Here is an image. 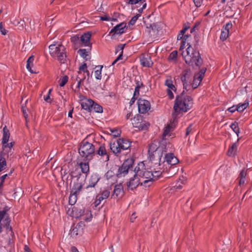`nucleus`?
Instances as JSON below:
<instances>
[{"label": "nucleus", "mask_w": 252, "mask_h": 252, "mask_svg": "<svg viewBox=\"0 0 252 252\" xmlns=\"http://www.w3.org/2000/svg\"><path fill=\"white\" fill-rule=\"evenodd\" d=\"M94 101L91 99H86L81 103V107L82 109L86 110H88L90 112L92 111V104H93Z\"/></svg>", "instance_id": "nucleus-20"}, {"label": "nucleus", "mask_w": 252, "mask_h": 252, "mask_svg": "<svg viewBox=\"0 0 252 252\" xmlns=\"http://www.w3.org/2000/svg\"><path fill=\"white\" fill-rule=\"evenodd\" d=\"M137 103L138 111L141 114L146 113L150 109V103L147 100L139 99Z\"/></svg>", "instance_id": "nucleus-14"}, {"label": "nucleus", "mask_w": 252, "mask_h": 252, "mask_svg": "<svg viewBox=\"0 0 252 252\" xmlns=\"http://www.w3.org/2000/svg\"><path fill=\"white\" fill-rule=\"evenodd\" d=\"M232 27V24L231 22H229L223 26L222 30L229 32V29H231Z\"/></svg>", "instance_id": "nucleus-56"}, {"label": "nucleus", "mask_w": 252, "mask_h": 252, "mask_svg": "<svg viewBox=\"0 0 252 252\" xmlns=\"http://www.w3.org/2000/svg\"><path fill=\"white\" fill-rule=\"evenodd\" d=\"M99 180L98 176L94 174L91 176L90 179L89 181V188L94 187L97 185V184Z\"/></svg>", "instance_id": "nucleus-22"}, {"label": "nucleus", "mask_w": 252, "mask_h": 252, "mask_svg": "<svg viewBox=\"0 0 252 252\" xmlns=\"http://www.w3.org/2000/svg\"><path fill=\"white\" fill-rule=\"evenodd\" d=\"M94 110L96 113H102L103 111V108L100 105L94 102L92 104V111Z\"/></svg>", "instance_id": "nucleus-36"}, {"label": "nucleus", "mask_w": 252, "mask_h": 252, "mask_svg": "<svg viewBox=\"0 0 252 252\" xmlns=\"http://www.w3.org/2000/svg\"><path fill=\"white\" fill-rule=\"evenodd\" d=\"M127 29L126 23L122 22L115 26L110 32L109 35H111V38L115 39L118 36L124 33Z\"/></svg>", "instance_id": "nucleus-8"}, {"label": "nucleus", "mask_w": 252, "mask_h": 252, "mask_svg": "<svg viewBox=\"0 0 252 252\" xmlns=\"http://www.w3.org/2000/svg\"><path fill=\"white\" fill-rule=\"evenodd\" d=\"M109 130H110V132L113 134V136L114 137H118L121 134V130H119L117 129H112L111 128H110Z\"/></svg>", "instance_id": "nucleus-51"}, {"label": "nucleus", "mask_w": 252, "mask_h": 252, "mask_svg": "<svg viewBox=\"0 0 252 252\" xmlns=\"http://www.w3.org/2000/svg\"><path fill=\"white\" fill-rule=\"evenodd\" d=\"M167 95H168L169 98L170 99H172L174 98V94H173V93L172 92L171 89H168L167 90Z\"/></svg>", "instance_id": "nucleus-62"}, {"label": "nucleus", "mask_w": 252, "mask_h": 252, "mask_svg": "<svg viewBox=\"0 0 252 252\" xmlns=\"http://www.w3.org/2000/svg\"><path fill=\"white\" fill-rule=\"evenodd\" d=\"M90 161V160L83 161L84 162H81L79 164L82 173L87 174L89 172L90 168L89 162Z\"/></svg>", "instance_id": "nucleus-24"}, {"label": "nucleus", "mask_w": 252, "mask_h": 252, "mask_svg": "<svg viewBox=\"0 0 252 252\" xmlns=\"http://www.w3.org/2000/svg\"><path fill=\"white\" fill-rule=\"evenodd\" d=\"M71 42L74 44V48L75 49H77L81 46V40L78 35H75L72 36L70 39Z\"/></svg>", "instance_id": "nucleus-26"}, {"label": "nucleus", "mask_w": 252, "mask_h": 252, "mask_svg": "<svg viewBox=\"0 0 252 252\" xmlns=\"http://www.w3.org/2000/svg\"><path fill=\"white\" fill-rule=\"evenodd\" d=\"M69 175H70L71 178H76V180L75 181H74L73 183V186L71 189V192H74V193H79V192L83 189V182L84 181L80 179V177L82 176L81 173H79L78 174H76L75 171H71Z\"/></svg>", "instance_id": "nucleus-7"}, {"label": "nucleus", "mask_w": 252, "mask_h": 252, "mask_svg": "<svg viewBox=\"0 0 252 252\" xmlns=\"http://www.w3.org/2000/svg\"><path fill=\"white\" fill-rule=\"evenodd\" d=\"M177 54L178 52L177 51H174L172 52H171L168 57L169 60H174L176 59L177 57Z\"/></svg>", "instance_id": "nucleus-53"}, {"label": "nucleus", "mask_w": 252, "mask_h": 252, "mask_svg": "<svg viewBox=\"0 0 252 252\" xmlns=\"http://www.w3.org/2000/svg\"><path fill=\"white\" fill-rule=\"evenodd\" d=\"M206 70L207 69L206 67H203L200 69L199 73L197 74V75L196 76V78L197 80L199 81V82H200L202 81L203 77V75L205 73Z\"/></svg>", "instance_id": "nucleus-37"}, {"label": "nucleus", "mask_w": 252, "mask_h": 252, "mask_svg": "<svg viewBox=\"0 0 252 252\" xmlns=\"http://www.w3.org/2000/svg\"><path fill=\"white\" fill-rule=\"evenodd\" d=\"M13 197L15 199H18L22 195L23 191L20 188L18 189V190H16V189H14Z\"/></svg>", "instance_id": "nucleus-45"}, {"label": "nucleus", "mask_w": 252, "mask_h": 252, "mask_svg": "<svg viewBox=\"0 0 252 252\" xmlns=\"http://www.w3.org/2000/svg\"><path fill=\"white\" fill-rule=\"evenodd\" d=\"M28 101V99H26V101H25V106H24L23 105L22 106V112H23V115H24V117L25 119V120H26V123H28V115L27 113V112H26V103Z\"/></svg>", "instance_id": "nucleus-43"}, {"label": "nucleus", "mask_w": 252, "mask_h": 252, "mask_svg": "<svg viewBox=\"0 0 252 252\" xmlns=\"http://www.w3.org/2000/svg\"><path fill=\"white\" fill-rule=\"evenodd\" d=\"M87 65L86 63H84L81 66L79 67V71H81V70H82L84 71V72L87 73V75L89 76V72L87 69Z\"/></svg>", "instance_id": "nucleus-54"}, {"label": "nucleus", "mask_w": 252, "mask_h": 252, "mask_svg": "<svg viewBox=\"0 0 252 252\" xmlns=\"http://www.w3.org/2000/svg\"><path fill=\"white\" fill-rule=\"evenodd\" d=\"M203 0H193V2L196 7L201 6V3Z\"/></svg>", "instance_id": "nucleus-64"}, {"label": "nucleus", "mask_w": 252, "mask_h": 252, "mask_svg": "<svg viewBox=\"0 0 252 252\" xmlns=\"http://www.w3.org/2000/svg\"><path fill=\"white\" fill-rule=\"evenodd\" d=\"M178 171V168H177L176 166H173V165H170L169 167L168 170L166 169L165 172H167L169 174V175L170 176H173L175 175Z\"/></svg>", "instance_id": "nucleus-33"}, {"label": "nucleus", "mask_w": 252, "mask_h": 252, "mask_svg": "<svg viewBox=\"0 0 252 252\" xmlns=\"http://www.w3.org/2000/svg\"><path fill=\"white\" fill-rule=\"evenodd\" d=\"M6 153L1 152L0 153V156L1 157L0 158V172L2 171L4 169V167L6 165V161L5 158L2 157L5 155Z\"/></svg>", "instance_id": "nucleus-32"}, {"label": "nucleus", "mask_w": 252, "mask_h": 252, "mask_svg": "<svg viewBox=\"0 0 252 252\" xmlns=\"http://www.w3.org/2000/svg\"><path fill=\"white\" fill-rule=\"evenodd\" d=\"M200 24V22H197L195 24L194 26L191 29L190 32L191 33L193 32L196 30V29L197 28V27H198Z\"/></svg>", "instance_id": "nucleus-63"}, {"label": "nucleus", "mask_w": 252, "mask_h": 252, "mask_svg": "<svg viewBox=\"0 0 252 252\" xmlns=\"http://www.w3.org/2000/svg\"><path fill=\"white\" fill-rule=\"evenodd\" d=\"M140 16V14H137L136 15H135L134 16H133L131 19L130 20V21L129 22L128 25V26H130V25H134V24L135 23L136 20L138 19V18H139V17Z\"/></svg>", "instance_id": "nucleus-49"}, {"label": "nucleus", "mask_w": 252, "mask_h": 252, "mask_svg": "<svg viewBox=\"0 0 252 252\" xmlns=\"http://www.w3.org/2000/svg\"><path fill=\"white\" fill-rule=\"evenodd\" d=\"M78 194V193H74V192H71V191H70V195L69 197L68 202L71 206L74 205L76 202Z\"/></svg>", "instance_id": "nucleus-28"}, {"label": "nucleus", "mask_w": 252, "mask_h": 252, "mask_svg": "<svg viewBox=\"0 0 252 252\" xmlns=\"http://www.w3.org/2000/svg\"><path fill=\"white\" fill-rule=\"evenodd\" d=\"M237 150V144L236 142L232 144L231 147H230L227 151V155L229 157L234 156L235 155V152Z\"/></svg>", "instance_id": "nucleus-29"}, {"label": "nucleus", "mask_w": 252, "mask_h": 252, "mask_svg": "<svg viewBox=\"0 0 252 252\" xmlns=\"http://www.w3.org/2000/svg\"><path fill=\"white\" fill-rule=\"evenodd\" d=\"M165 85L168 87V89L172 90L173 91H176V88L173 84V82L171 79H167L165 82Z\"/></svg>", "instance_id": "nucleus-38"}, {"label": "nucleus", "mask_w": 252, "mask_h": 252, "mask_svg": "<svg viewBox=\"0 0 252 252\" xmlns=\"http://www.w3.org/2000/svg\"><path fill=\"white\" fill-rule=\"evenodd\" d=\"M191 73L190 69H186L182 72L181 80L183 84L184 89L188 91L190 89L189 83L191 82Z\"/></svg>", "instance_id": "nucleus-11"}, {"label": "nucleus", "mask_w": 252, "mask_h": 252, "mask_svg": "<svg viewBox=\"0 0 252 252\" xmlns=\"http://www.w3.org/2000/svg\"><path fill=\"white\" fill-rule=\"evenodd\" d=\"M165 172V169H164L162 171L160 170L155 171L154 172L155 175L154 174V177H159L162 174V172Z\"/></svg>", "instance_id": "nucleus-61"}, {"label": "nucleus", "mask_w": 252, "mask_h": 252, "mask_svg": "<svg viewBox=\"0 0 252 252\" xmlns=\"http://www.w3.org/2000/svg\"><path fill=\"white\" fill-rule=\"evenodd\" d=\"M95 147L92 144L85 140L80 143L78 153L83 158V161L91 160L95 154Z\"/></svg>", "instance_id": "nucleus-5"}, {"label": "nucleus", "mask_w": 252, "mask_h": 252, "mask_svg": "<svg viewBox=\"0 0 252 252\" xmlns=\"http://www.w3.org/2000/svg\"><path fill=\"white\" fill-rule=\"evenodd\" d=\"M91 37V33L89 32L84 33L80 37V40L82 43L86 44L90 41Z\"/></svg>", "instance_id": "nucleus-27"}, {"label": "nucleus", "mask_w": 252, "mask_h": 252, "mask_svg": "<svg viewBox=\"0 0 252 252\" xmlns=\"http://www.w3.org/2000/svg\"><path fill=\"white\" fill-rule=\"evenodd\" d=\"M249 105V102L245 103L240 102L237 105L236 109L238 112H242L246 109Z\"/></svg>", "instance_id": "nucleus-30"}, {"label": "nucleus", "mask_w": 252, "mask_h": 252, "mask_svg": "<svg viewBox=\"0 0 252 252\" xmlns=\"http://www.w3.org/2000/svg\"><path fill=\"white\" fill-rule=\"evenodd\" d=\"M144 23L147 29L151 28L153 30L156 28V25L155 24H154L153 25H152L151 24H146L145 21H144Z\"/></svg>", "instance_id": "nucleus-60"}, {"label": "nucleus", "mask_w": 252, "mask_h": 252, "mask_svg": "<svg viewBox=\"0 0 252 252\" xmlns=\"http://www.w3.org/2000/svg\"><path fill=\"white\" fill-rule=\"evenodd\" d=\"M133 164L134 159L133 158H128L125 160L122 166L118 169L117 177H120V175L122 174L124 175L126 174L129 169L132 170Z\"/></svg>", "instance_id": "nucleus-9"}, {"label": "nucleus", "mask_w": 252, "mask_h": 252, "mask_svg": "<svg viewBox=\"0 0 252 252\" xmlns=\"http://www.w3.org/2000/svg\"><path fill=\"white\" fill-rule=\"evenodd\" d=\"M144 166V163L140 162L135 167L134 171L136 175L140 178L141 186L150 187L153 181L154 174L152 171H147Z\"/></svg>", "instance_id": "nucleus-4"}, {"label": "nucleus", "mask_w": 252, "mask_h": 252, "mask_svg": "<svg viewBox=\"0 0 252 252\" xmlns=\"http://www.w3.org/2000/svg\"><path fill=\"white\" fill-rule=\"evenodd\" d=\"M142 86H144L143 84L142 83H141L140 84L139 83V82L137 83V85L136 87H135L133 95L136 96L137 95H139L140 88Z\"/></svg>", "instance_id": "nucleus-47"}, {"label": "nucleus", "mask_w": 252, "mask_h": 252, "mask_svg": "<svg viewBox=\"0 0 252 252\" xmlns=\"http://www.w3.org/2000/svg\"><path fill=\"white\" fill-rule=\"evenodd\" d=\"M10 137V132L6 126H5L3 128V137L2 139V144H6Z\"/></svg>", "instance_id": "nucleus-23"}, {"label": "nucleus", "mask_w": 252, "mask_h": 252, "mask_svg": "<svg viewBox=\"0 0 252 252\" xmlns=\"http://www.w3.org/2000/svg\"><path fill=\"white\" fill-rule=\"evenodd\" d=\"M96 154L101 156H106V161L109 159V156L107 154V152L104 146H100L98 150L96 151Z\"/></svg>", "instance_id": "nucleus-25"}, {"label": "nucleus", "mask_w": 252, "mask_h": 252, "mask_svg": "<svg viewBox=\"0 0 252 252\" xmlns=\"http://www.w3.org/2000/svg\"><path fill=\"white\" fill-rule=\"evenodd\" d=\"M110 148L112 152L117 156H119L121 153V148L119 142V139L117 140L116 142L110 143Z\"/></svg>", "instance_id": "nucleus-18"}, {"label": "nucleus", "mask_w": 252, "mask_h": 252, "mask_svg": "<svg viewBox=\"0 0 252 252\" xmlns=\"http://www.w3.org/2000/svg\"><path fill=\"white\" fill-rule=\"evenodd\" d=\"M50 55L54 57H57L58 60L62 63H64L66 55L65 52V48L62 44L56 46L55 44L50 45L49 47Z\"/></svg>", "instance_id": "nucleus-6"}, {"label": "nucleus", "mask_w": 252, "mask_h": 252, "mask_svg": "<svg viewBox=\"0 0 252 252\" xmlns=\"http://www.w3.org/2000/svg\"><path fill=\"white\" fill-rule=\"evenodd\" d=\"M184 26L185 27L180 31V33L177 36V40H181L185 32L189 28V26H186L185 24H184Z\"/></svg>", "instance_id": "nucleus-40"}, {"label": "nucleus", "mask_w": 252, "mask_h": 252, "mask_svg": "<svg viewBox=\"0 0 252 252\" xmlns=\"http://www.w3.org/2000/svg\"><path fill=\"white\" fill-rule=\"evenodd\" d=\"M124 194L123 187L121 185H117L115 186V189L112 197L116 198H120L122 197Z\"/></svg>", "instance_id": "nucleus-17"}, {"label": "nucleus", "mask_w": 252, "mask_h": 252, "mask_svg": "<svg viewBox=\"0 0 252 252\" xmlns=\"http://www.w3.org/2000/svg\"><path fill=\"white\" fill-rule=\"evenodd\" d=\"M78 53H79L81 57H82L85 61L88 60L87 57L89 55L88 52H87L85 49H80L78 50Z\"/></svg>", "instance_id": "nucleus-39"}, {"label": "nucleus", "mask_w": 252, "mask_h": 252, "mask_svg": "<svg viewBox=\"0 0 252 252\" xmlns=\"http://www.w3.org/2000/svg\"><path fill=\"white\" fill-rule=\"evenodd\" d=\"M141 64L143 66L150 67L153 64V62L151 60L150 57L148 55H142V57L140 59Z\"/></svg>", "instance_id": "nucleus-19"}, {"label": "nucleus", "mask_w": 252, "mask_h": 252, "mask_svg": "<svg viewBox=\"0 0 252 252\" xmlns=\"http://www.w3.org/2000/svg\"><path fill=\"white\" fill-rule=\"evenodd\" d=\"M102 67V65H98L95 67L97 69L94 71V74L96 79L100 80L101 79V69Z\"/></svg>", "instance_id": "nucleus-34"}, {"label": "nucleus", "mask_w": 252, "mask_h": 252, "mask_svg": "<svg viewBox=\"0 0 252 252\" xmlns=\"http://www.w3.org/2000/svg\"><path fill=\"white\" fill-rule=\"evenodd\" d=\"M146 0H129L128 1V4H134L137 3L139 1H143L142 2H145Z\"/></svg>", "instance_id": "nucleus-59"}, {"label": "nucleus", "mask_w": 252, "mask_h": 252, "mask_svg": "<svg viewBox=\"0 0 252 252\" xmlns=\"http://www.w3.org/2000/svg\"><path fill=\"white\" fill-rule=\"evenodd\" d=\"M197 75V74H195L194 75V79H193V80L192 81V83L190 82V83H189V85H190V86L191 85V87L193 89H196L198 87V86L199 85V84L200 83V82H199L198 83V84H197V83L195 84V82L196 81V79H197L196 78Z\"/></svg>", "instance_id": "nucleus-55"}, {"label": "nucleus", "mask_w": 252, "mask_h": 252, "mask_svg": "<svg viewBox=\"0 0 252 252\" xmlns=\"http://www.w3.org/2000/svg\"><path fill=\"white\" fill-rule=\"evenodd\" d=\"M132 125L134 127L138 128L139 130L147 129L149 124L143 120V116L137 114L132 120Z\"/></svg>", "instance_id": "nucleus-10"}, {"label": "nucleus", "mask_w": 252, "mask_h": 252, "mask_svg": "<svg viewBox=\"0 0 252 252\" xmlns=\"http://www.w3.org/2000/svg\"><path fill=\"white\" fill-rule=\"evenodd\" d=\"M85 224L84 221H81L76 225L77 228L80 229V233H82L83 232V228L85 227Z\"/></svg>", "instance_id": "nucleus-52"}, {"label": "nucleus", "mask_w": 252, "mask_h": 252, "mask_svg": "<svg viewBox=\"0 0 252 252\" xmlns=\"http://www.w3.org/2000/svg\"><path fill=\"white\" fill-rule=\"evenodd\" d=\"M4 221L6 222L5 224L4 225V227H5L6 229L9 230L11 231V233H13L12 231V227L11 226H10V220L8 217H7Z\"/></svg>", "instance_id": "nucleus-46"}, {"label": "nucleus", "mask_w": 252, "mask_h": 252, "mask_svg": "<svg viewBox=\"0 0 252 252\" xmlns=\"http://www.w3.org/2000/svg\"><path fill=\"white\" fill-rule=\"evenodd\" d=\"M167 152L166 143H160L158 147L156 144L152 143L149 146L148 154L150 160L155 165L161 166L163 163V154Z\"/></svg>", "instance_id": "nucleus-3"}, {"label": "nucleus", "mask_w": 252, "mask_h": 252, "mask_svg": "<svg viewBox=\"0 0 252 252\" xmlns=\"http://www.w3.org/2000/svg\"><path fill=\"white\" fill-rule=\"evenodd\" d=\"M14 142H10L9 143H7L6 144H2V148H3V151L5 150V148H6L7 147H8L10 150L11 148L14 145Z\"/></svg>", "instance_id": "nucleus-57"}, {"label": "nucleus", "mask_w": 252, "mask_h": 252, "mask_svg": "<svg viewBox=\"0 0 252 252\" xmlns=\"http://www.w3.org/2000/svg\"><path fill=\"white\" fill-rule=\"evenodd\" d=\"M184 91L179 95H177L176 97L174 106V112L172 113V119L170 121V123L167 125L166 126L164 129V132L162 134L163 139L169 133L171 130H172L177 123V117L181 111L184 112H187L188 110L191 109L193 107V99L190 96H187L186 97H183Z\"/></svg>", "instance_id": "nucleus-1"}, {"label": "nucleus", "mask_w": 252, "mask_h": 252, "mask_svg": "<svg viewBox=\"0 0 252 252\" xmlns=\"http://www.w3.org/2000/svg\"><path fill=\"white\" fill-rule=\"evenodd\" d=\"M84 209H80L79 211H78V209L74 207L71 209V212L70 213H69V210L67 211V214L72 218H79L82 217V220H84L85 221L90 220L91 218L84 216Z\"/></svg>", "instance_id": "nucleus-13"}, {"label": "nucleus", "mask_w": 252, "mask_h": 252, "mask_svg": "<svg viewBox=\"0 0 252 252\" xmlns=\"http://www.w3.org/2000/svg\"><path fill=\"white\" fill-rule=\"evenodd\" d=\"M186 51L182 52V55L186 63L189 65L193 66L194 64L200 68L203 64V60L201 57L199 51L198 50V40L196 41L194 47H192L189 43Z\"/></svg>", "instance_id": "nucleus-2"}, {"label": "nucleus", "mask_w": 252, "mask_h": 252, "mask_svg": "<svg viewBox=\"0 0 252 252\" xmlns=\"http://www.w3.org/2000/svg\"><path fill=\"white\" fill-rule=\"evenodd\" d=\"M109 194L110 192L109 191L104 190L102 192L100 195H101V196H102L104 199H106L109 197Z\"/></svg>", "instance_id": "nucleus-58"}, {"label": "nucleus", "mask_w": 252, "mask_h": 252, "mask_svg": "<svg viewBox=\"0 0 252 252\" xmlns=\"http://www.w3.org/2000/svg\"><path fill=\"white\" fill-rule=\"evenodd\" d=\"M68 77L67 76H64L62 78H61L60 80V86L61 87L64 86L68 81Z\"/></svg>", "instance_id": "nucleus-48"}, {"label": "nucleus", "mask_w": 252, "mask_h": 252, "mask_svg": "<svg viewBox=\"0 0 252 252\" xmlns=\"http://www.w3.org/2000/svg\"><path fill=\"white\" fill-rule=\"evenodd\" d=\"M125 46V44H120L118 45V48H120V50H122V52H121V54L119 55V56L113 62V63H112V65H114L119 60L122 59V57L123 56V50Z\"/></svg>", "instance_id": "nucleus-35"}, {"label": "nucleus", "mask_w": 252, "mask_h": 252, "mask_svg": "<svg viewBox=\"0 0 252 252\" xmlns=\"http://www.w3.org/2000/svg\"><path fill=\"white\" fill-rule=\"evenodd\" d=\"M119 142L121 150H127L131 146V142L127 139L119 138Z\"/></svg>", "instance_id": "nucleus-21"}, {"label": "nucleus", "mask_w": 252, "mask_h": 252, "mask_svg": "<svg viewBox=\"0 0 252 252\" xmlns=\"http://www.w3.org/2000/svg\"><path fill=\"white\" fill-rule=\"evenodd\" d=\"M140 179V178L137 176L136 173H135L134 177L130 178L129 181L127 183V188L133 190L136 189L139 185L141 186L142 181Z\"/></svg>", "instance_id": "nucleus-16"}, {"label": "nucleus", "mask_w": 252, "mask_h": 252, "mask_svg": "<svg viewBox=\"0 0 252 252\" xmlns=\"http://www.w3.org/2000/svg\"><path fill=\"white\" fill-rule=\"evenodd\" d=\"M230 127L233 129V130L236 133L237 136H238L240 131L238 123L236 122H234V123L231 124Z\"/></svg>", "instance_id": "nucleus-42"}, {"label": "nucleus", "mask_w": 252, "mask_h": 252, "mask_svg": "<svg viewBox=\"0 0 252 252\" xmlns=\"http://www.w3.org/2000/svg\"><path fill=\"white\" fill-rule=\"evenodd\" d=\"M242 101H244V103L249 102L247 91L246 88L238 90L234 96V102L239 103Z\"/></svg>", "instance_id": "nucleus-12"}, {"label": "nucleus", "mask_w": 252, "mask_h": 252, "mask_svg": "<svg viewBox=\"0 0 252 252\" xmlns=\"http://www.w3.org/2000/svg\"><path fill=\"white\" fill-rule=\"evenodd\" d=\"M85 192L89 195L93 194L96 192V189L94 187L89 188V185L85 188Z\"/></svg>", "instance_id": "nucleus-41"}, {"label": "nucleus", "mask_w": 252, "mask_h": 252, "mask_svg": "<svg viewBox=\"0 0 252 252\" xmlns=\"http://www.w3.org/2000/svg\"><path fill=\"white\" fill-rule=\"evenodd\" d=\"M78 75L76 78V80L78 81L77 88L79 89L81 86V83L85 79V76L84 74H83V76H82V72L80 71L78 72Z\"/></svg>", "instance_id": "nucleus-31"}, {"label": "nucleus", "mask_w": 252, "mask_h": 252, "mask_svg": "<svg viewBox=\"0 0 252 252\" xmlns=\"http://www.w3.org/2000/svg\"><path fill=\"white\" fill-rule=\"evenodd\" d=\"M166 161L167 163L170 165H174L179 162V159L173 153L165 154L163 158V163Z\"/></svg>", "instance_id": "nucleus-15"}, {"label": "nucleus", "mask_w": 252, "mask_h": 252, "mask_svg": "<svg viewBox=\"0 0 252 252\" xmlns=\"http://www.w3.org/2000/svg\"><path fill=\"white\" fill-rule=\"evenodd\" d=\"M228 34L229 32L222 30L220 35V39L222 41H224L228 37Z\"/></svg>", "instance_id": "nucleus-44"}, {"label": "nucleus", "mask_w": 252, "mask_h": 252, "mask_svg": "<svg viewBox=\"0 0 252 252\" xmlns=\"http://www.w3.org/2000/svg\"><path fill=\"white\" fill-rule=\"evenodd\" d=\"M80 233V229L77 228V226L74 227L71 231V236H76Z\"/></svg>", "instance_id": "nucleus-50"}]
</instances>
